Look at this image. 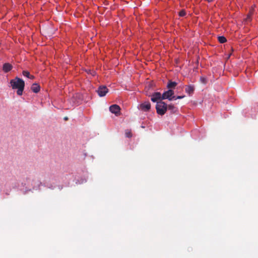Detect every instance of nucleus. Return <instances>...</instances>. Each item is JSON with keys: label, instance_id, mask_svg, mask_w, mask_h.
<instances>
[{"label": "nucleus", "instance_id": "obj_1", "mask_svg": "<svg viewBox=\"0 0 258 258\" xmlns=\"http://www.w3.org/2000/svg\"><path fill=\"white\" fill-rule=\"evenodd\" d=\"M10 84L13 89H17V94L18 95H22L25 87V82L22 79L16 77L14 79L10 81Z\"/></svg>", "mask_w": 258, "mask_h": 258}, {"label": "nucleus", "instance_id": "obj_2", "mask_svg": "<svg viewBox=\"0 0 258 258\" xmlns=\"http://www.w3.org/2000/svg\"><path fill=\"white\" fill-rule=\"evenodd\" d=\"M157 113L160 115H164L167 110V105L162 101L157 102L156 106Z\"/></svg>", "mask_w": 258, "mask_h": 258}, {"label": "nucleus", "instance_id": "obj_3", "mask_svg": "<svg viewBox=\"0 0 258 258\" xmlns=\"http://www.w3.org/2000/svg\"><path fill=\"white\" fill-rule=\"evenodd\" d=\"M174 92L171 89H169L167 91L164 92V93L162 95V99H168L169 100H172L174 99L175 96H173Z\"/></svg>", "mask_w": 258, "mask_h": 258}, {"label": "nucleus", "instance_id": "obj_4", "mask_svg": "<svg viewBox=\"0 0 258 258\" xmlns=\"http://www.w3.org/2000/svg\"><path fill=\"white\" fill-rule=\"evenodd\" d=\"M151 100L153 102H157L161 101L162 99V95L160 92H155L151 96Z\"/></svg>", "mask_w": 258, "mask_h": 258}, {"label": "nucleus", "instance_id": "obj_5", "mask_svg": "<svg viewBox=\"0 0 258 258\" xmlns=\"http://www.w3.org/2000/svg\"><path fill=\"white\" fill-rule=\"evenodd\" d=\"M108 92V89L105 86H100L99 87L97 93L100 97H103L106 95Z\"/></svg>", "mask_w": 258, "mask_h": 258}, {"label": "nucleus", "instance_id": "obj_6", "mask_svg": "<svg viewBox=\"0 0 258 258\" xmlns=\"http://www.w3.org/2000/svg\"><path fill=\"white\" fill-rule=\"evenodd\" d=\"M120 107L116 104L112 105L109 107V110L112 113L115 114L116 116H118L120 114Z\"/></svg>", "mask_w": 258, "mask_h": 258}, {"label": "nucleus", "instance_id": "obj_7", "mask_svg": "<svg viewBox=\"0 0 258 258\" xmlns=\"http://www.w3.org/2000/svg\"><path fill=\"white\" fill-rule=\"evenodd\" d=\"M151 104L149 101L145 102L140 105V109L144 111H148L150 109Z\"/></svg>", "mask_w": 258, "mask_h": 258}, {"label": "nucleus", "instance_id": "obj_8", "mask_svg": "<svg viewBox=\"0 0 258 258\" xmlns=\"http://www.w3.org/2000/svg\"><path fill=\"white\" fill-rule=\"evenodd\" d=\"M12 68L13 66L10 63H5L3 64V71L6 73H8L12 70Z\"/></svg>", "mask_w": 258, "mask_h": 258}, {"label": "nucleus", "instance_id": "obj_9", "mask_svg": "<svg viewBox=\"0 0 258 258\" xmlns=\"http://www.w3.org/2000/svg\"><path fill=\"white\" fill-rule=\"evenodd\" d=\"M185 91L186 93L188 94L189 95L193 94L195 91V87L194 85H190L185 86Z\"/></svg>", "mask_w": 258, "mask_h": 258}, {"label": "nucleus", "instance_id": "obj_10", "mask_svg": "<svg viewBox=\"0 0 258 258\" xmlns=\"http://www.w3.org/2000/svg\"><path fill=\"white\" fill-rule=\"evenodd\" d=\"M31 89L33 92L37 93L40 91V86L37 84H33Z\"/></svg>", "mask_w": 258, "mask_h": 258}, {"label": "nucleus", "instance_id": "obj_11", "mask_svg": "<svg viewBox=\"0 0 258 258\" xmlns=\"http://www.w3.org/2000/svg\"><path fill=\"white\" fill-rule=\"evenodd\" d=\"M177 85V83L175 82H172L171 81H169L167 84V88L171 89H174Z\"/></svg>", "mask_w": 258, "mask_h": 258}, {"label": "nucleus", "instance_id": "obj_12", "mask_svg": "<svg viewBox=\"0 0 258 258\" xmlns=\"http://www.w3.org/2000/svg\"><path fill=\"white\" fill-rule=\"evenodd\" d=\"M253 8H251L250 11H249V13L247 14V17H246V20L247 21H250L251 20V15L253 14Z\"/></svg>", "mask_w": 258, "mask_h": 258}, {"label": "nucleus", "instance_id": "obj_13", "mask_svg": "<svg viewBox=\"0 0 258 258\" xmlns=\"http://www.w3.org/2000/svg\"><path fill=\"white\" fill-rule=\"evenodd\" d=\"M218 41L221 43H224L226 42L227 41L226 38L224 36H219L218 37Z\"/></svg>", "mask_w": 258, "mask_h": 258}, {"label": "nucleus", "instance_id": "obj_14", "mask_svg": "<svg viewBox=\"0 0 258 258\" xmlns=\"http://www.w3.org/2000/svg\"><path fill=\"white\" fill-rule=\"evenodd\" d=\"M167 109L171 110L173 112H174L176 111V108L172 104L167 105Z\"/></svg>", "mask_w": 258, "mask_h": 258}, {"label": "nucleus", "instance_id": "obj_15", "mask_svg": "<svg viewBox=\"0 0 258 258\" xmlns=\"http://www.w3.org/2000/svg\"><path fill=\"white\" fill-rule=\"evenodd\" d=\"M186 15V12L184 10H182L179 12V16L180 17H183Z\"/></svg>", "mask_w": 258, "mask_h": 258}, {"label": "nucleus", "instance_id": "obj_16", "mask_svg": "<svg viewBox=\"0 0 258 258\" xmlns=\"http://www.w3.org/2000/svg\"><path fill=\"white\" fill-rule=\"evenodd\" d=\"M22 74H23V76H24L27 78H28L30 75L29 72L27 71H23L22 72Z\"/></svg>", "mask_w": 258, "mask_h": 258}, {"label": "nucleus", "instance_id": "obj_17", "mask_svg": "<svg viewBox=\"0 0 258 258\" xmlns=\"http://www.w3.org/2000/svg\"><path fill=\"white\" fill-rule=\"evenodd\" d=\"M200 80L201 82L204 84L207 83V79L205 77H201Z\"/></svg>", "mask_w": 258, "mask_h": 258}, {"label": "nucleus", "instance_id": "obj_18", "mask_svg": "<svg viewBox=\"0 0 258 258\" xmlns=\"http://www.w3.org/2000/svg\"><path fill=\"white\" fill-rule=\"evenodd\" d=\"M125 136L127 138H130L132 136L131 133L130 132L126 131L125 132Z\"/></svg>", "mask_w": 258, "mask_h": 258}, {"label": "nucleus", "instance_id": "obj_19", "mask_svg": "<svg viewBox=\"0 0 258 258\" xmlns=\"http://www.w3.org/2000/svg\"><path fill=\"white\" fill-rule=\"evenodd\" d=\"M185 96H178L176 98L175 97L174 99H180L184 97Z\"/></svg>", "mask_w": 258, "mask_h": 258}, {"label": "nucleus", "instance_id": "obj_20", "mask_svg": "<svg viewBox=\"0 0 258 258\" xmlns=\"http://www.w3.org/2000/svg\"><path fill=\"white\" fill-rule=\"evenodd\" d=\"M28 78L30 79H34V76H33V75H29V77H28Z\"/></svg>", "mask_w": 258, "mask_h": 258}, {"label": "nucleus", "instance_id": "obj_21", "mask_svg": "<svg viewBox=\"0 0 258 258\" xmlns=\"http://www.w3.org/2000/svg\"><path fill=\"white\" fill-rule=\"evenodd\" d=\"M64 119L65 120H67L68 119V117H65L64 118Z\"/></svg>", "mask_w": 258, "mask_h": 258}, {"label": "nucleus", "instance_id": "obj_22", "mask_svg": "<svg viewBox=\"0 0 258 258\" xmlns=\"http://www.w3.org/2000/svg\"><path fill=\"white\" fill-rule=\"evenodd\" d=\"M93 76H94V72L93 74H91Z\"/></svg>", "mask_w": 258, "mask_h": 258}]
</instances>
